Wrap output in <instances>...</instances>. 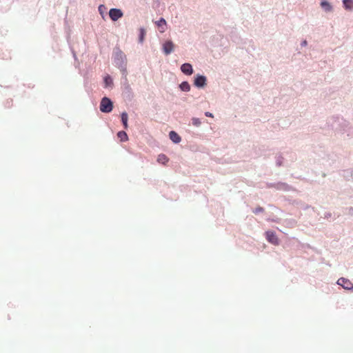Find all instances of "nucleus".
Listing matches in <instances>:
<instances>
[{
	"instance_id": "3",
	"label": "nucleus",
	"mask_w": 353,
	"mask_h": 353,
	"mask_svg": "<svg viewBox=\"0 0 353 353\" xmlns=\"http://www.w3.org/2000/svg\"><path fill=\"white\" fill-rule=\"evenodd\" d=\"M265 238H267L268 241L271 244L278 245L279 239L275 232L272 231H267V232H265Z\"/></svg>"
},
{
	"instance_id": "16",
	"label": "nucleus",
	"mask_w": 353,
	"mask_h": 353,
	"mask_svg": "<svg viewBox=\"0 0 353 353\" xmlns=\"http://www.w3.org/2000/svg\"><path fill=\"white\" fill-rule=\"evenodd\" d=\"M343 6H345V8H347V9L351 8V5L352 3V0H343Z\"/></svg>"
},
{
	"instance_id": "1",
	"label": "nucleus",
	"mask_w": 353,
	"mask_h": 353,
	"mask_svg": "<svg viewBox=\"0 0 353 353\" xmlns=\"http://www.w3.org/2000/svg\"><path fill=\"white\" fill-rule=\"evenodd\" d=\"M112 108L113 104H112V101L108 98L104 97L101 100L100 110L103 113L110 112Z\"/></svg>"
},
{
	"instance_id": "7",
	"label": "nucleus",
	"mask_w": 353,
	"mask_h": 353,
	"mask_svg": "<svg viewBox=\"0 0 353 353\" xmlns=\"http://www.w3.org/2000/svg\"><path fill=\"white\" fill-rule=\"evenodd\" d=\"M155 24L157 26L160 33H163L166 30V21L163 18H160L159 21L155 22Z\"/></svg>"
},
{
	"instance_id": "5",
	"label": "nucleus",
	"mask_w": 353,
	"mask_h": 353,
	"mask_svg": "<svg viewBox=\"0 0 353 353\" xmlns=\"http://www.w3.org/2000/svg\"><path fill=\"white\" fill-rule=\"evenodd\" d=\"M174 45L172 42V41H167L164 42L163 49V52L165 54V55H168L174 50Z\"/></svg>"
},
{
	"instance_id": "20",
	"label": "nucleus",
	"mask_w": 353,
	"mask_h": 353,
	"mask_svg": "<svg viewBox=\"0 0 353 353\" xmlns=\"http://www.w3.org/2000/svg\"><path fill=\"white\" fill-rule=\"evenodd\" d=\"M205 116H206L207 117H213V115L210 112H205Z\"/></svg>"
},
{
	"instance_id": "15",
	"label": "nucleus",
	"mask_w": 353,
	"mask_h": 353,
	"mask_svg": "<svg viewBox=\"0 0 353 353\" xmlns=\"http://www.w3.org/2000/svg\"><path fill=\"white\" fill-rule=\"evenodd\" d=\"M104 83L105 86L110 87L112 85V79L110 77V76H106L104 78Z\"/></svg>"
},
{
	"instance_id": "6",
	"label": "nucleus",
	"mask_w": 353,
	"mask_h": 353,
	"mask_svg": "<svg viewBox=\"0 0 353 353\" xmlns=\"http://www.w3.org/2000/svg\"><path fill=\"white\" fill-rule=\"evenodd\" d=\"M194 85L196 88H202L205 85V77L201 75H196L194 77Z\"/></svg>"
},
{
	"instance_id": "11",
	"label": "nucleus",
	"mask_w": 353,
	"mask_h": 353,
	"mask_svg": "<svg viewBox=\"0 0 353 353\" xmlns=\"http://www.w3.org/2000/svg\"><path fill=\"white\" fill-rule=\"evenodd\" d=\"M121 123L124 125V128L127 129L128 128V114L127 112H121Z\"/></svg>"
},
{
	"instance_id": "13",
	"label": "nucleus",
	"mask_w": 353,
	"mask_h": 353,
	"mask_svg": "<svg viewBox=\"0 0 353 353\" xmlns=\"http://www.w3.org/2000/svg\"><path fill=\"white\" fill-rule=\"evenodd\" d=\"M117 137L120 139L121 141H127L128 140V135L125 131H120L117 132Z\"/></svg>"
},
{
	"instance_id": "9",
	"label": "nucleus",
	"mask_w": 353,
	"mask_h": 353,
	"mask_svg": "<svg viewBox=\"0 0 353 353\" xmlns=\"http://www.w3.org/2000/svg\"><path fill=\"white\" fill-rule=\"evenodd\" d=\"M168 136H170V139H171L172 141H173L175 143H179L181 141V137L178 134L174 131L170 132V134H168Z\"/></svg>"
},
{
	"instance_id": "2",
	"label": "nucleus",
	"mask_w": 353,
	"mask_h": 353,
	"mask_svg": "<svg viewBox=\"0 0 353 353\" xmlns=\"http://www.w3.org/2000/svg\"><path fill=\"white\" fill-rule=\"evenodd\" d=\"M109 17L113 21H117L122 17V12L119 8H111L109 10Z\"/></svg>"
},
{
	"instance_id": "21",
	"label": "nucleus",
	"mask_w": 353,
	"mask_h": 353,
	"mask_svg": "<svg viewBox=\"0 0 353 353\" xmlns=\"http://www.w3.org/2000/svg\"><path fill=\"white\" fill-rule=\"evenodd\" d=\"M305 44H307V42H305V41H304L303 43H302V45L305 46Z\"/></svg>"
},
{
	"instance_id": "12",
	"label": "nucleus",
	"mask_w": 353,
	"mask_h": 353,
	"mask_svg": "<svg viewBox=\"0 0 353 353\" xmlns=\"http://www.w3.org/2000/svg\"><path fill=\"white\" fill-rule=\"evenodd\" d=\"M180 90L184 92H189L190 90V85L187 81H183L179 85Z\"/></svg>"
},
{
	"instance_id": "14",
	"label": "nucleus",
	"mask_w": 353,
	"mask_h": 353,
	"mask_svg": "<svg viewBox=\"0 0 353 353\" xmlns=\"http://www.w3.org/2000/svg\"><path fill=\"white\" fill-rule=\"evenodd\" d=\"M321 6H322V8L327 12H330L332 10L331 5L326 1L321 2Z\"/></svg>"
},
{
	"instance_id": "19",
	"label": "nucleus",
	"mask_w": 353,
	"mask_h": 353,
	"mask_svg": "<svg viewBox=\"0 0 353 353\" xmlns=\"http://www.w3.org/2000/svg\"><path fill=\"white\" fill-rule=\"evenodd\" d=\"M262 212H263V208L261 207H258V208H255V210H253L254 214H259Z\"/></svg>"
},
{
	"instance_id": "18",
	"label": "nucleus",
	"mask_w": 353,
	"mask_h": 353,
	"mask_svg": "<svg viewBox=\"0 0 353 353\" xmlns=\"http://www.w3.org/2000/svg\"><path fill=\"white\" fill-rule=\"evenodd\" d=\"M141 34H139V41L142 43L143 41L144 35H145V30L143 28H141Z\"/></svg>"
},
{
	"instance_id": "10",
	"label": "nucleus",
	"mask_w": 353,
	"mask_h": 353,
	"mask_svg": "<svg viewBox=\"0 0 353 353\" xmlns=\"http://www.w3.org/2000/svg\"><path fill=\"white\" fill-rule=\"evenodd\" d=\"M158 163L165 165L168 162V158L165 154H159L157 157Z\"/></svg>"
},
{
	"instance_id": "8",
	"label": "nucleus",
	"mask_w": 353,
	"mask_h": 353,
	"mask_svg": "<svg viewBox=\"0 0 353 353\" xmlns=\"http://www.w3.org/2000/svg\"><path fill=\"white\" fill-rule=\"evenodd\" d=\"M181 72L185 74L191 75L193 72L192 66L190 63H183L181 65Z\"/></svg>"
},
{
	"instance_id": "17",
	"label": "nucleus",
	"mask_w": 353,
	"mask_h": 353,
	"mask_svg": "<svg viewBox=\"0 0 353 353\" xmlns=\"http://www.w3.org/2000/svg\"><path fill=\"white\" fill-rule=\"evenodd\" d=\"M192 125L198 127L201 125V121L197 118H192Z\"/></svg>"
},
{
	"instance_id": "4",
	"label": "nucleus",
	"mask_w": 353,
	"mask_h": 353,
	"mask_svg": "<svg viewBox=\"0 0 353 353\" xmlns=\"http://www.w3.org/2000/svg\"><path fill=\"white\" fill-rule=\"evenodd\" d=\"M337 285L341 286L345 290H352L353 285L350 280L345 278H340L337 280Z\"/></svg>"
}]
</instances>
